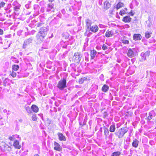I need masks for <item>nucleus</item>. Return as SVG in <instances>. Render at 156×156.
<instances>
[{"label":"nucleus","mask_w":156,"mask_h":156,"mask_svg":"<svg viewBox=\"0 0 156 156\" xmlns=\"http://www.w3.org/2000/svg\"><path fill=\"white\" fill-rule=\"evenodd\" d=\"M130 140V137H127L126 139V142L128 144H129V142Z\"/></svg>","instance_id":"de8ad7c7"},{"label":"nucleus","mask_w":156,"mask_h":156,"mask_svg":"<svg viewBox=\"0 0 156 156\" xmlns=\"http://www.w3.org/2000/svg\"><path fill=\"white\" fill-rule=\"evenodd\" d=\"M13 146L15 147L17 149H20L21 148V146L19 145V142L16 140L13 143Z\"/></svg>","instance_id":"5701e85b"},{"label":"nucleus","mask_w":156,"mask_h":156,"mask_svg":"<svg viewBox=\"0 0 156 156\" xmlns=\"http://www.w3.org/2000/svg\"><path fill=\"white\" fill-rule=\"evenodd\" d=\"M73 9V6L71 7H67L66 8L67 10H68L70 12H71L72 11Z\"/></svg>","instance_id":"c03bdc74"},{"label":"nucleus","mask_w":156,"mask_h":156,"mask_svg":"<svg viewBox=\"0 0 156 156\" xmlns=\"http://www.w3.org/2000/svg\"><path fill=\"white\" fill-rule=\"evenodd\" d=\"M66 78H63L58 83L57 87L61 90H63L66 87Z\"/></svg>","instance_id":"f257e3e1"},{"label":"nucleus","mask_w":156,"mask_h":156,"mask_svg":"<svg viewBox=\"0 0 156 156\" xmlns=\"http://www.w3.org/2000/svg\"><path fill=\"white\" fill-rule=\"evenodd\" d=\"M32 120L34 121H36L37 120V118L35 115H33L31 117Z\"/></svg>","instance_id":"4c0bfd02"},{"label":"nucleus","mask_w":156,"mask_h":156,"mask_svg":"<svg viewBox=\"0 0 156 156\" xmlns=\"http://www.w3.org/2000/svg\"><path fill=\"white\" fill-rule=\"evenodd\" d=\"M19 138V135L17 134H15L13 135L12 136L9 137V139L11 140H15L17 138Z\"/></svg>","instance_id":"a878e982"},{"label":"nucleus","mask_w":156,"mask_h":156,"mask_svg":"<svg viewBox=\"0 0 156 156\" xmlns=\"http://www.w3.org/2000/svg\"><path fill=\"white\" fill-rule=\"evenodd\" d=\"M33 40V38L30 37L25 40L23 46V48H25L30 43H32Z\"/></svg>","instance_id":"20e7f679"},{"label":"nucleus","mask_w":156,"mask_h":156,"mask_svg":"<svg viewBox=\"0 0 156 156\" xmlns=\"http://www.w3.org/2000/svg\"><path fill=\"white\" fill-rule=\"evenodd\" d=\"M111 6V4L108 1H106L104 3V9H107Z\"/></svg>","instance_id":"4be33fe9"},{"label":"nucleus","mask_w":156,"mask_h":156,"mask_svg":"<svg viewBox=\"0 0 156 156\" xmlns=\"http://www.w3.org/2000/svg\"><path fill=\"white\" fill-rule=\"evenodd\" d=\"M113 34V32L112 31L107 30L105 33V36L107 37H112Z\"/></svg>","instance_id":"412c9836"},{"label":"nucleus","mask_w":156,"mask_h":156,"mask_svg":"<svg viewBox=\"0 0 156 156\" xmlns=\"http://www.w3.org/2000/svg\"><path fill=\"white\" fill-rule=\"evenodd\" d=\"M62 12L64 14H65V11L64 9H62Z\"/></svg>","instance_id":"13d9d810"},{"label":"nucleus","mask_w":156,"mask_h":156,"mask_svg":"<svg viewBox=\"0 0 156 156\" xmlns=\"http://www.w3.org/2000/svg\"><path fill=\"white\" fill-rule=\"evenodd\" d=\"M115 125H112L110 126L109 131L111 132H113L115 131Z\"/></svg>","instance_id":"c756f323"},{"label":"nucleus","mask_w":156,"mask_h":156,"mask_svg":"<svg viewBox=\"0 0 156 156\" xmlns=\"http://www.w3.org/2000/svg\"><path fill=\"white\" fill-rule=\"evenodd\" d=\"M152 20L151 18H149L148 20L146 21L147 26L148 27H150L152 24Z\"/></svg>","instance_id":"393cba45"},{"label":"nucleus","mask_w":156,"mask_h":156,"mask_svg":"<svg viewBox=\"0 0 156 156\" xmlns=\"http://www.w3.org/2000/svg\"><path fill=\"white\" fill-rule=\"evenodd\" d=\"M19 68V66L17 65H12V69L15 71L17 70Z\"/></svg>","instance_id":"2f4dec72"},{"label":"nucleus","mask_w":156,"mask_h":156,"mask_svg":"<svg viewBox=\"0 0 156 156\" xmlns=\"http://www.w3.org/2000/svg\"><path fill=\"white\" fill-rule=\"evenodd\" d=\"M67 46L66 45L65 46H62V47L63 48H66V47H67Z\"/></svg>","instance_id":"bf43d9fd"},{"label":"nucleus","mask_w":156,"mask_h":156,"mask_svg":"<svg viewBox=\"0 0 156 156\" xmlns=\"http://www.w3.org/2000/svg\"><path fill=\"white\" fill-rule=\"evenodd\" d=\"M87 116H86L85 117V119H84V122H83V125H84L85 124V123L86 122V120H87Z\"/></svg>","instance_id":"3c124183"},{"label":"nucleus","mask_w":156,"mask_h":156,"mask_svg":"<svg viewBox=\"0 0 156 156\" xmlns=\"http://www.w3.org/2000/svg\"><path fill=\"white\" fill-rule=\"evenodd\" d=\"M39 115H40L41 117H43V115L42 114H38Z\"/></svg>","instance_id":"052dcab7"},{"label":"nucleus","mask_w":156,"mask_h":156,"mask_svg":"<svg viewBox=\"0 0 156 156\" xmlns=\"http://www.w3.org/2000/svg\"><path fill=\"white\" fill-rule=\"evenodd\" d=\"M117 18H120L119 16H117Z\"/></svg>","instance_id":"774afa93"},{"label":"nucleus","mask_w":156,"mask_h":156,"mask_svg":"<svg viewBox=\"0 0 156 156\" xmlns=\"http://www.w3.org/2000/svg\"><path fill=\"white\" fill-rule=\"evenodd\" d=\"M54 5L53 3H49L48 4L47 7V11L51 13L54 11Z\"/></svg>","instance_id":"423d86ee"},{"label":"nucleus","mask_w":156,"mask_h":156,"mask_svg":"<svg viewBox=\"0 0 156 156\" xmlns=\"http://www.w3.org/2000/svg\"><path fill=\"white\" fill-rule=\"evenodd\" d=\"M25 109L26 111L29 113H32L31 109L29 106L26 107Z\"/></svg>","instance_id":"e433bc0d"},{"label":"nucleus","mask_w":156,"mask_h":156,"mask_svg":"<svg viewBox=\"0 0 156 156\" xmlns=\"http://www.w3.org/2000/svg\"><path fill=\"white\" fill-rule=\"evenodd\" d=\"M126 11H125V10H121L119 12V14L120 15L122 16L124 14L126 13Z\"/></svg>","instance_id":"ea45409f"},{"label":"nucleus","mask_w":156,"mask_h":156,"mask_svg":"<svg viewBox=\"0 0 156 156\" xmlns=\"http://www.w3.org/2000/svg\"><path fill=\"white\" fill-rule=\"evenodd\" d=\"M150 51H147L145 53H142L140 55L142 57V60H146L147 58L150 55Z\"/></svg>","instance_id":"0eeeda50"},{"label":"nucleus","mask_w":156,"mask_h":156,"mask_svg":"<svg viewBox=\"0 0 156 156\" xmlns=\"http://www.w3.org/2000/svg\"><path fill=\"white\" fill-rule=\"evenodd\" d=\"M127 147H128L127 146H125L124 147V148H125V149H126Z\"/></svg>","instance_id":"e2e57ef3"},{"label":"nucleus","mask_w":156,"mask_h":156,"mask_svg":"<svg viewBox=\"0 0 156 156\" xmlns=\"http://www.w3.org/2000/svg\"><path fill=\"white\" fill-rule=\"evenodd\" d=\"M11 59L12 61L16 63H18L19 62V61L16 58L12 56L11 58Z\"/></svg>","instance_id":"f704fd0d"},{"label":"nucleus","mask_w":156,"mask_h":156,"mask_svg":"<svg viewBox=\"0 0 156 156\" xmlns=\"http://www.w3.org/2000/svg\"><path fill=\"white\" fill-rule=\"evenodd\" d=\"M128 131V129L125 128H122L119 129L118 131L115 133V134L119 138L122 137L124 134Z\"/></svg>","instance_id":"f03ea898"},{"label":"nucleus","mask_w":156,"mask_h":156,"mask_svg":"<svg viewBox=\"0 0 156 156\" xmlns=\"http://www.w3.org/2000/svg\"><path fill=\"white\" fill-rule=\"evenodd\" d=\"M131 18L129 16L124 17L122 19V21L126 23L130 22L131 21Z\"/></svg>","instance_id":"6ab92c4d"},{"label":"nucleus","mask_w":156,"mask_h":156,"mask_svg":"<svg viewBox=\"0 0 156 156\" xmlns=\"http://www.w3.org/2000/svg\"><path fill=\"white\" fill-rule=\"evenodd\" d=\"M47 29L46 27H43L41 28L39 31L38 33L42 35L46 36L47 33Z\"/></svg>","instance_id":"9d476101"},{"label":"nucleus","mask_w":156,"mask_h":156,"mask_svg":"<svg viewBox=\"0 0 156 156\" xmlns=\"http://www.w3.org/2000/svg\"><path fill=\"white\" fill-rule=\"evenodd\" d=\"M34 156H39V155L38 154H35L34 155Z\"/></svg>","instance_id":"680f3d73"},{"label":"nucleus","mask_w":156,"mask_h":156,"mask_svg":"<svg viewBox=\"0 0 156 156\" xmlns=\"http://www.w3.org/2000/svg\"><path fill=\"white\" fill-rule=\"evenodd\" d=\"M5 146L4 152L7 153L10 151L11 150V147L6 144Z\"/></svg>","instance_id":"c85d7f7f"},{"label":"nucleus","mask_w":156,"mask_h":156,"mask_svg":"<svg viewBox=\"0 0 156 156\" xmlns=\"http://www.w3.org/2000/svg\"><path fill=\"white\" fill-rule=\"evenodd\" d=\"M20 6H16L14 8V9L15 11H18L20 9Z\"/></svg>","instance_id":"79ce46f5"},{"label":"nucleus","mask_w":156,"mask_h":156,"mask_svg":"<svg viewBox=\"0 0 156 156\" xmlns=\"http://www.w3.org/2000/svg\"><path fill=\"white\" fill-rule=\"evenodd\" d=\"M43 23H38L37 24V27H39L41 26Z\"/></svg>","instance_id":"8fccbe9b"},{"label":"nucleus","mask_w":156,"mask_h":156,"mask_svg":"<svg viewBox=\"0 0 156 156\" xmlns=\"http://www.w3.org/2000/svg\"><path fill=\"white\" fill-rule=\"evenodd\" d=\"M6 143L4 142L1 141V140H0V149L1 151L4 152L5 148V147Z\"/></svg>","instance_id":"2eb2a0df"},{"label":"nucleus","mask_w":156,"mask_h":156,"mask_svg":"<svg viewBox=\"0 0 156 156\" xmlns=\"http://www.w3.org/2000/svg\"><path fill=\"white\" fill-rule=\"evenodd\" d=\"M25 6L27 9H29L30 7L29 4H26L25 5Z\"/></svg>","instance_id":"5fc2aeb1"},{"label":"nucleus","mask_w":156,"mask_h":156,"mask_svg":"<svg viewBox=\"0 0 156 156\" xmlns=\"http://www.w3.org/2000/svg\"><path fill=\"white\" fill-rule=\"evenodd\" d=\"M136 50L135 49H129L127 52V55L130 58L133 57L135 55Z\"/></svg>","instance_id":"1a4fd4ad"},{"label":"nucleus","mask_w":156,"mask_h":156,"mask_svg":"<svg viewBox=\"0 0 156 156\" xmlns=\"http://www.w3.org/2000/svg\"><path fill=\"white\" fill-rule=\"evenodd\" d=\"M49 42V39L47 38L44 41L43 44L42 48H48V44Z\"/></svg>","instance_id":"a211bd4d"},{"label":"nucleus","mask_w":156,"mask_h":156,"mask_svg":"<svg viewBox=\"0 0 156 156\" xmlns=\"http://www.w3.org/2000/svg\"><path fill=\"white\" fill-rule=\"evenodd\" d=\"M104 135H105V139H107V136L109 135V132L108 129L107 128L104 129Z\"/></svg>","instance_id":"bb28decb"},{"label":"nucleus","mask_w":156,"mask_h":156,"mask_svg":"<svg viewBox=\"0 0 156 156\" xmlns=\"http://www.w3.org/2000/svg\"><path fill=\"white\" fill-rule=\"evenodd\" d=\"M102 49L103 50H105L108 49V47L106 45L104 44L102 47Z\"/></svg>","instance_id":"a18cd8bd"},{"label":"nucleus","mask_w":156,"mask_h":156,"mask_svg":"<svg viewBox=\"0 0 156 156\" xmlns=\"http://www.w3.org/2000/svg\"><path fill=\"white\" fill-rule=\"evenodd\" d=\"M139 143V141L136 139H135L133 141L132 143V145L133 147H134L135 148H136L138 147Z\"/></svg>","instance_id":"aec40b11"},{"label":"nucleus","mask_w":156,"mask_h":156,"mask_svg":"<svg viewBox=\"0 0 156 156\" xmlns=\"http://www.w3.org/2000/svg\"><path fill=\"white\" fill-rule=\"evenodd\" d=\"M98 27L97 26L95 25H93L88 30V31L89 32L90 31L96 33L97 32L98 30Z\"/></svg>","instance_id":"f8f14e48"},{"label":"nucleus","mask_w":156,"mask_h":156,"mask_svg":"<svg viewBox=\"0 0 156 156\" xmlns=\"http://www.w3.org/2000/svg\"><path fill=\"white\" fill-rule=\"evenodd\" d=\"M84 80L83 79L81 78V79H79V83L80 84H82L83 83Z\"/></svg>","instance_id":"49530a36"},{"label":"nucleus","mask_w":156,"mask_h":156,"mask_svg":"<svg viewBox=\"0 0 156 156\" xmlns=\"http://www.w3.org/2000/svg\"><path fill=\"white\" fill-rule=\"evenodd\" d=\"M123 43L125 44H128L129 43V41L127 40H123Z\"/></svg>","instance_id":"09e8293b"},{"label":"nucleus","mask_w":156,"mask_h":156,"mask_svg":"<svg viewBox=\"0 0 156 156\" xmlns=\"http://www.w3.org/2000/svg\"><path fill=\"white\" fill-rule=\"evenodd\" d=\"M142 36L140 34H135L133 36V39L136 41L141 40Z\"/></svg>","instance_id":"f3484780"},{"label":"nucleus","mask_w":156,"mask_h":156,"mask_svg":"<svg viewBox=\"0 0 156 156\" xmlns=\"http://www.w3.org/2000/svg\"><path fill=\"white\" fill-rule=\"evenodd\" d=\"M85 22L86 23V26L87 27V30L86 32L85 33V34L87 35V36H89V34H87V31L89 29L91 26L92 22V21L89 19H87L85 20Z\"/></svg>","instance_id":"39448f33"},{"label":"nucleus","mask_w":156,"mask_h":156,"mask_svg":"<svg viewBox=\"0 0 156 156\" xmlns=\"http://www.w3.org/2000/svg\"><path fill=\"white\" fill-rule=\"evenodd\" d=\"M10 74L11 76L13 77H15L16 75V73L13 71H12V72Z\"/></svg>","instance_id":"a19ab883"},{"label":"nucleus","mask_w":156,"mask_h":156,"mask_svg":"<svg viewBox=\"0 0 156 156\" xmlns=\"http://www.w3.org/2000/svg\"><path fill=\"white\" fill-rule=\"evenodd\" d=\"M3 111L4 112H5L6 111V109H4V110H3Z\"/></svg>","instance_id":"338daca9"},{"label":"nucleus","mask_w":156,"mask_h":156,"mask_svg":"<svg viewBox=\"0 0 156 156\" xmlns=\"http://www.w3.org/2000/svg\"><path fill=\"white\" fill-rule=\"evenodd\" d=\"M36 32V31L34 30H32L31 31V34H34Z\"/></svg>","instance_id":"6e6d98bb"},{"label":"nucleus","mask_w":156,"mask_h":156,"mask_svg":"<svg viewBox=\"0 0 156 156\" xmlns=\"http://www.w3.org/2000/svg\"><path fill=\"white\" fill-rule=\"evenodd\" d=\"M156 113L154 111L152 110L149 113V116L147 118V120L148 121L150 120L153 118V117H155L156 115Z\"/></svg>","instance_id":"9b49d317"},{"label":"nucleus","mask_w":156,"mask_h":156,"mask_svg":"<svg viewBox=\"0 0 156 156\" xmlns=\"http://www.w3.org/2000/svg\"><path fill=\"white\" fill-rule=\"evenodd\" d=\"M124 10H125V11L126 12L127 10V9L126 8H125Z\"/></svg>","instance_id":"69168bd1"},{"label":"nucleus","mask_w":156,"mask_h":156,"mask_svg":"<svg viewBox=\"0 0 156 156\" xmlns=\"http://www.w3.org/2000/svg\"><path fill=\"white\" fill-rule=\"evenodd\" d=\"M100 78L101 80H104V78H103V75L102 74H101V76H100Z\"/></svg>","instance_id":"603ef678"},{"label":"nucleus","mask_w":156,"mask_h":156,"mask_svg":"<svg viewBox=\"0 0 156 156\" xmlns=\"http://www.w3.org/2000/svg\"><path fill=\"white\" fill-rule=\"evenodd\" d=\"M89 39L88 38H86L85 39V42L84 44V46L86 47L88 46V42L89 41Z\"/></svg>","instance_id":"58836bf2"},{"label":"nucleus","mask_w":156,"mask_h":156,"mask_svg":"<svg viewBox=\"0 0 156 156\" xmlns=\"http://www.w3.org/2000/svg\"><path fill=\"white\" fill-rule=\"evenodd\" d=\"M6 79L4 81V83H6Z\"/></svg>","instance_id":"0e129e2a"},{"label":"nucleus","mask_w":156,"mask_h":156,"mask_svg":"<svg viewBox=\"0 0 156 156\" xmlns=\"http://www.w3.org/2000/svg\"><path fill=\"white\" fill-rule=\"evenodd\" d=\"M82 55L80 52H76L75 53L73 56V59L75 60V62L77 63L80 61Z\"/></svg>","instance_id":"7ed1b4c3"},{"label":"nucleus","mask_w":156,"mask_h":156,"mask_svg":"<svg viewBox=\"0 0 156 156\" xmlns=\"http://www.w3.org/2000/svg\"><path fill=\"white\" fill-rule=\"evenodd\" d=\"M3 34V31L0 28V35H2Z\"/></svg>","instance_id":"864d4df0"},{"label":"nucleus","mask_w":156,"mask_h":156,"mask_svg":"<svg viewBox=\"0 0 156 156\" xmlns=\"http://www.w3.org/2000/svg\"><path fill=\"white\" fill-rule=\"evenodd\" d=\"M109 87L106 84H104L102 88V90L103 92H106L109 89Z\"/></svg>","instance_id":"cd10ccee"},{"label":"nucleus","mask_w":156,"mask_h":156,"mask_svg":"<svg viewBox=\"0 0 156 156\" xmlns=\"http://www.w3.org/2000/svg\"><path fill=\"white\" fill-rule=\"evenodd\" d=\"M123 5V4L122 2H119L116 6V8L117 10L118 9L121 8Z\"/></svg>","instance_id":"7c9ffc66"},{"label":"nucleus","mask_w":156,"mask_h":156,"mask_svg":"<svg viewBox=\"0 0 156 156\" xmlns=\"http://www.w3.org/2000/svg\"><path fill=\"white\" fill-rule=\"evenodd\" d=\"M45 36H46L45 35H44L38 33L36 36L37 41L40 42H42Z\"/></svg>","instance_id":"6e6552de"},{"label":"nucleus","mask_w":156,"mask_h":156,"mask_svg":"<svg viewBox=\"0 0 156 156\" xmlns=\"http://www.w3.org/2000/svg\"><path fill=\"white\" fill-rule=\"evenodd\" d=\"M31 108L32 110L34 112H37L39 110V108L37 106L34 105L31 106Z\"/></svg>","instance_id":"b1692460"},{"label":"nucleus","mask_w":156,"mask_h":156,"mask_svg":"<svg viewBox=\"0 0 156 156\" xmlns=\"http://www.w3.org/2000/svg\"><path fill=\"white\" fill-rule=\"evenodd\" d=\"M5 5V3L3 2H1L0 3V8L3 7Z\"/></svg>","instance_id":"37998d69"},{"label":"nucleus","mask_w":156,"mask_h":156,"mask_svg":"<svg viewBox=\"0 0 156 156\" xmlns=\"http://www.w3.org/2000/svg\"><path fill=\"white\" fill-rule=\"evenodd\" d=\"M121 154V152L119 151H116L112 153L111 156H119Z\"/></svg>","instance_id":"72a5a7b5"},{"label":"nucleus","mask_w":156,"mask_h":156,"mask_svg":"<svg viewBox=\"0 0 156 156\" xmlns=\"http://www.w3.org/2000/svg\"><path fill=\"white\" fill-rule=\"evenodd\" d=\"M90 59H93L94 58L95 55H96L97 52L96 50H90Z\"/></svg>","instance_id":"dca6fc26"},{"label":"nucleus","mask_w":156,"mask_h":156,"mask_svg":"<svg viewBox=\"0 0 156 156\" xmlns=\"http://www.w3.org/2000/svg\"><path fill=\"white\" fill-rule=\"evenodd\" d=\"M48 1L50 3H52V2L54 1V0H48Z\"/></svg>","instance_id":"4d7b16f0"},{"label":"nucleus","mask_w":156,"mask_h":156,"mask_svg":"<svg viewBox=\"0 0 156 156\" xmlns=\"http://www.w3.org/2000/svg\"><path fill=\"white\" fill-rule=\"evenodd\" d=\"M54 144V149L58 151H61L62 150V148L60 144L58 143L55 142Z\"/></svg>","instance_id":"4468645a"},{"label":"nucleus","mask_w":156,"mask_h":156,"mask_svg":"<svg viewBox=\"0 0 156 156\" xmlns=\"http://www.w3.org/2000/svg\"><path fill=\"white\" fill-rule=\"evenodd\" d=\"M57 135L60 141H66V137L62 133L59 132L57 133Z\"/></svg>","instance_id":"ddd939ff"},{"label":"nucleus","mask_w":156,"mask_h":156,"mask_svg":"<svg viewBox=\"0 0 156 156\" xmlns=\"http://www.w3.org/2000/svg\"><path fill=\"white\" fill-rule=\"evenodd\" d=\"M151 34L152 33L151 32H148V31L146 32L145 34V37L147 39L151 37Z\"/></svg>","instance_id":"473e14b6"},{"label":"nucleus","mask_w":156,"mask_h":156,"mask_svg":"<svg viewBox=\"0 0 156 156\" xmlns=\"http://www.w3.org/2000/svg\"><path fill=\"white\" fill-rule=\"evenodd\" d=\"M89 54L88 53H84L85 59L87 62L89 61Z\"/></svg>","instance_id":"c9c22d12"}]
</instances>
